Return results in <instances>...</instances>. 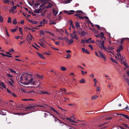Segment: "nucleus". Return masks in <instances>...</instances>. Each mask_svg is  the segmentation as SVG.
I'll list each match as a JSON object with an SVG mask.
<instances>
[{"mask_svg":"<svg viewBox=\"0 0 129 129\" xmlns=\"http://www.w3.org/2000/svg\"><path fill=\"white\" fill-rule=\"evenodd\" d=\"M33 79L31 75L25 73L20 77L18 81L21 85H25L31 83Z\"/></svg>","mask_w":129,"mask_h":129,"instance_id":"nucleus-1","label":"nucleus"},{"mask_svg":"<svg viewBox=\"0 0 129 129\" xmlns=\"http://www.w3.org/2000/svg\"><path fill=\"white\" fill-rule=\"evenodd\" d=\"M123 49V46L122 45H120L118 48L117 49V53L116 54L117 56H116V58L117 59H120V62L121 63L123 64L124 65L126 66V67H127V68L129 69V68L128 67V66L127 65V63L126 62V61L124 59V58H123L121 57V56L119 53L120 51L122 50Z\"/></svg>","mask_w":129,"mask_h":129,"instance_id":"nucleus-2","label":"nucleus"},{"mask_svg":"<svg viewBox=\"0 0 129 129\" xmlns=\"http://www.w3.org/2000/svg\"><path fill=\"white\" fill-rule=\"evenodd\" d=\"M101 38L103 39V41H100L99 43H98V46H99L100 48L101 49H104L107 51L110 52H111L109 51H107L106 49V48L104 46V41L105 40V38L104 37V34L103 32H101Z\"/></svg>","mask_w":129,"mask_h":129,"instance_id":"nucleus-3","label":"nucleus"},{"mask_svg":"<svg viewBox=\"0 0 129 129\" xmlns=\"http://www.w3.org/2000/svg\"><path fill=\"white\" fill-rule=\"evenodd\" d=\"M52 116L55 119V122H56L57 120H58L59 121V123L60 124L61 126H63V124L65 125V126L64 127V129H74V128H73V127L71 126L70 125H68L66 124L63 123V122L60 121L59 119L55 117L54 115H52Z\"/></svg>","mask_w":129,"mask_h":129,"instance_id":"nucleus-4","label":"nucleus"},{"mask_svg":"<svg viewBox=\"0 0 129 129\" xmlns=\"http://www.w3.org/2000/svg\"><path fill=\"white\" fill-rule=\"evenodd\" d=\"M70 37L72 39H75L76 40H78L79 37L77 36L78 33L75 31H74L73 33L70 34Z\"/></svg>","mask_w":129,"mask_h":129,"instance_id":"nucleus-5","label":"nucleus"},{"mask_svg":"<svg viewBox=\"0 0 129 129\" xmlns=\"http://www.w3.org/2000/svg\"><path fill=\"white\" fill-rule=\"evenodd\" d=\"M44 5L43 4H42L39 7V9H35L34 11V12L35 13H40L44 9Z\"/></svg>","mask_w":129,"mask_h":129,"instance_id":"nucleus-6","label":"nucleus"},{"mask_svg":"<svg viewBox=\"0 0 129 129\" xmlns=\"http://www.w3.org/2000/svg\"><path fill=\"white\" fill-rule=\"evenodd\" d=\"M98 52L100 54V57H102L104 61L106 60V57L105 55L104 54L103 52H102L101 51L99 50L98 51Z\"/></svg>","mask_w":129,"mask_h":129,"instance_id":"nucleus-7","label":"nucleus"},{"mask_svg":"<svg viewBox=\"0 0 129 129\" xmlns=\"http://www.w3.org/2000/svg\"><path fill=\"white\" fill-rule=\"evenodd\" d=\"M127 39L129 40V38H123L121 39H119L118 40V42L120 44H122L124 40Z\"/></svg>","mask_w":129,"mask_h":129,"instance_id":"nucleus-8","label":"nucleus"},{"mask_svg":"<svg viewBox=\"0 0 129 129\" xmlns=\"http://www.w3.org/2000/svg\"><path fill=\"white\" fill-rule=\"evenodd\" d=\"M53 6V5L52 4L48 3H47L45 6V8H49Z\"/></svg>","mask_w":129,"mask_h":129,"instance_id":"nucleus-9","label":"nucleus"},{"mask_svg":"<svg viewBox=\"0 0 129 129\" xmlns=\"http://www.w3.org/2000/svg\"><path fill=\"white\" fill-rule=\"evenodd\" d=\"M127 65L128 66V67L129 68V69L126 67V66L124 65L125 66V67H124V69L125 70H127L126 73L129 76V67L128 65L127 64Z\"/></svg>","mask_w":129,"mask_h":129,"instance_id":"nucleus-10","label":"nucleus"},{"mask_svg":"<svg viewBox=\"0 0 129 129\" xmlns=\"http://www.w3.org/2000/svg\"><path fill=\"white\" fill-rule=\"evenodd\" d=\"M32 83V84L35 85H37V86L38 87L39 86L40 84V82L39 81H38L37 82H31V83Z\"/></svg>","mask_w":129,"mask_h":129,"instance_id":"nucleus-11","label":"nucleus"},{"mask_svg":"<svg viewBox=\"0 0 129 129\" xmlns=\"http://www.w3.org/2000/svg\"><path fill=\"white\" fill-rule=\"evenodd\" d=\"M75 11L74 10H70L69 12L66 11V12L67 13L68 15L73 14L74 13Z\"/></svg>","mask_w":129,"mask_h":129,"instance_id":"nucleus-12","label":"nucleus"},{"mask_svg":"<svg viewBox=\"0 0 129 129\" xmlns=\"http://www.w3.org/2000/svg\"><path fill=\"white\" fill-rule=\"evenodd\" d=\"M37 54H38V55L41 58L43 59H45V57L43 56L42 54L40 53H39V52H38L37 53Z\"/></svg>","mask_w":129,"mask_h":129,"instance_id":"nucleus-13","label":"nucleus"},{"mask_svg":"<svg viewBox=\"0 0 129 129\" xmlns=\"http://www.w3.org/2000/svg\"><path fill=\"white\" fill-rule=\"evenodd\" d=\"M79 82L80 83H85V81L84 79L83 78H82L81 80H79Z\"/></svg>","mask_w":129,"mask_h":129,"instance_id":"nucleus-14","label":"nucleus"},{"mask_svg":"<svg viewBox=\"0 0 129 129\" xmlns=\"http://www.w3.org/2000/svg\"><path fill=\"white\" fill-rule=\"evenodd\" d=\"M40 93L41 94H50L49 93L47 92L46 91H40V92L39 93Z\"/></svg>","mask_w":129,"mask_h":129,"instance_id":"nucleus-15","label":"nucleus"},{"mask_svg":"<svg viewBox=\"0 0 129 129\" xmlns=\"http://www.w3.org/2000/svg\"><path fill=\"white\" fill-rule=\"evenodd\" d=\"M98 98V96L96 95H95L94 96H93L91 98V100H93L96 99Z\"/></svg>","mask_w":129,"mask_h":129,"instance_id":"nucleus-16","label":"nucleus"},{"mask_svg":"<svg viewBox=\"0 0 129 129\" xmlns=\"http://www.w3.org/2000/svg\"><path fill=\"white\" fill-rule=\"evenodd\" d=\"M120 115H122V116H122V117H125L126 119H128L129 117H128V116L125 115H124L123 114H120Z\"/></svg>","mask_w":129,"mask_h":129,"instance_id":"nucleus-17","label":"nucleus"},{"mask_svg":"<svg viewBox=\"0 0 129 129\" xmlns=\"http://www.w3.org/2000/svg\"><path fill=\"white\" fill-rule=\"evenodd\" d=\"M37 106H30L25 108V109H31L33 108L34 107H35Z\"/></svg>","mask_w":129,"mask_h":129,"instance_id":"nucleus-18","label":"nucleus"},{"mask_svg":"<svg viewBox=\"0 0 129 129\" xmlns=\"http://www.w3.org/2000/svg\"><path fill=\"white\" fill-rule=\"evenodd\" d=\"M60 68V70L63 71H64L67 69L66 68L64 67L61 66Z\"/></svg>","mask_w":129,"mask_h":129,"instance_id":"nucleus-19","label":"nucleus"},{"mask_svg":"<svg viewBox=\"0 0 129 129\" xmlns=\"http://www.w3.org/2000/svg\"><path fill=\"white\" fill-rule=\"evenodd\" d=\"M73 42L74 41L73 40V39H70L68 41V45H69L73 43Z\"/></svg>","mask_w":129,"mask_h":129,"instance_id":"nucleus-20","label":"nucleus"},{"mask_svg":"<svg viewBox=\"0 0 129 129\" xmlns=\"http://www.w3.org/2000/svg\"><path fill=\"white\" fill-rule=\"evenodd\" d=\"M60 90L61 91V92L62 93H63L64 92H65L66 91V89L65 88H60Z\"/></svg>","mask_w":129,"mask_h":129,"instance_id":"nucleus-21","label":"nucleus"},{"mask_svg":"<svg viewBox=\"0 0 129 129\" xmlns=\"http://www.w3.org/2000/svg\"><path fill=\"white\" fill-rule=\"evenodd\" d=\"M0 85L5 88H6L5 84L3 82L0 83Z\"/></svg>","mask_w":129,"mask_h":129,"instance_id":"nucleus-22","label":"nucleus"},{"mask_svg":"<svg viewBox=\"0 0 129 129\" xmlns=\"http://www.w3.org/2000/svg\"><path fill=\"white\" fill-rule=\"evenodd\" d=\"M3 2L5 3L9 4L10 2L8 0H4Z\"/></svg>","mask_w":129,"mask_h":129,"instance_id":"nucleus-23","label":"nucleus"},{"mask_svg":"<svg viewBox=\"0 0 129 129\" xmlns=\"http://www.w3.org/2000/svg\"><path fill=\"white\" fill-rule=\"evenodd\" d=\"M4 21V19L3 17L1 15H0V22L2 23H3Z\"/></svg>","mask_w":129,"mask_h":129,"instance_id":"nucleus-24","label":"nucleus"},{"mask_svg":"<svg viewBox=\"0 0 129 129\" xmlns=\"http://www.w3.org/2000/svg\"><path fill=\"white\" fill-rule=\"evenodd\" d=\"M68 99L67 98H66L65 97H64L62 99V101L64 102L67 101V100H68Z\"/></svg>","mask_w":129,"mask_h":129,"instance_id":"nucleus-25","label":"nucleus"},{"mask_svg":"<svg viewBox=\"0 0 129 129\" xmlns=\"http://www.w3.org/2000/svg\"><path fill=\"white\" fill-rule=\"evenodd\" d=\"M53 13L54 15L56 16L58 12L57 11H56L55 10H53Z\"/></svg>","mask_w":129,"mask_h":129,"instance_id":"nucleus-26","label":"nucleus"},{"mask_svg":"<svg viewBox=\"0 0 129 129\" xmlns=\"http://www.w3.org/2000/svg\"><path fill=\"white\" fill-rule=\"evenodd\" d=\"M7 22L8 23H11V18L9 17L8 18V20L7 21Z\"/></svg>","mask_w":129,"mask_h":129,"instance_id":"nucleus-27","label":"nucleus"},{"mask_svg":"<svg viewBox=\"0 0 129 129\" xmlns=\"http://www.w3.org/2000/svg\"><path fill=\"white\" fill-rule=\"evenodd\" d=\"M42 40H40V42L41 43H40V45H41L43 47H45L44 46V44L42 42Z\"/></svg>","mask_w":129,"mask_h":129,"instance_id":"nucleus-28","label":"nucleus"},{"mask_svg":"<svg viewBox=\"0 0 129 129\" xmlns=\"http://www.w3.org/2000/svg\"><path fill=\"white\" fill-rule=\"evenodd\" d=\"M107 49L109 50H111L114 49L113 47L112 46H108V47L107 48Z\"/></svg>","mask_w":129,"mask_h":129,"instance_id":"nucleus-29","label":"nucleus"},{"mask_svg":"<svg viewBox=\"0 0 129 129\" xmlns=\"http://www.w3.org/2000/svg\"><path fill=\"white\" fill-rule=\"evenodd\" d=\"M75 23L76 27L78 28L79 27H80L79 24L78 22H76Z\"/></svg>","mask_w":129,"mask_h":129,"instance_id":"nucleus-30","label":"nucleus"},{"mask_svg":"<svg viewBox=\"0 0 129 129\" xmlns=\"http://www.w3.org/2000/svg\"><path fill=\"white\" fill-rule=\"evenodd\" d=\"M13 23L16 24L17 23V22L16 21V18H15L13 21Z\"/></svg>","mask_w":129,"mask_h":129,"instance_id":"nucleus-31","label":"nucleus"},{"mask_svg":"<svg viewBox=\"0 0 129 129\" xmlns=\"http://www.w3.org/2000/svg\"><path fill=\"white\" fill-rule=\"evenodd\" d=\"M71 56V55L70 54L68 53L67 56L66 57V58H70Z\"/></svg>","mask_w":129,"mask_h":129,"instance_id":"nucleus-32","label":"nucleus"},{"mask_svg":"<svg viewBox=\"0 0 129 129\" xmlns=\"http://www.w3.org/2000/svg\"><path fill=\"white\" fill-rule=\"evenodd\" d=\"M81 72L82 74L83 75H84L85 74H86L87 73L85 71V72H84V71L82 70H81Z\"/></svg>","mask_w":129,"mask_h":129,"instance_id":"nucleus-33","label":"nucleus"},{"mask_svg":"<svg viewBox=\"0 0 129 129\" xmlns=\"http://www.w3.org/2000/svg\"><path fill=\"white\" fill-rule=\"evenodd\" d=\"M66 119L67 120H69L71 122V121L72 119L71 118H68V117H67L66 118H64L63 119L64 120H65V119Z\"/></svg>","mask_w":129,"mask_h":129,"instance_id":"nucleus-34","label":"nucleus"},{"mask_svg":"<svg viewBox=\"0 0 129 129\" xmlns=\"http://www.w3.org/2000/svg\"><path fill=\"white\" fill-rule=\"evenodd\" d=\"M45 21V20L44 19H43V21H41L40 22V24L41 25L44 24V22Z\"/></svg>","mask_w":129,"mask_h":129,"instance_id":"nucleus-35","label":"nucleus"},{"mask_svg":"<svg viewBox=\"0 0 129 129\" xmlns=\"http://www.w3.org/2000/svg\"><path fill=\"white\" fill-rule=\"evenodd\" d=\"M5 29H6V34L7 35V36L9 37H10V35L8 33V31H7V28H6V27H5Z\"/></svg>","mask_w":129,"mask_h":129,"instance_id":"nucleus-36","label":"nucleus"},{"mask_svg":"<svg viewBox=\"0 0 129 129\" xmlns=\"http://www.w3.org/2000/svg\"><path fill=\"white\" fill-rule=\"evenodd\" d=\"M17 29H11V31H12V33H14L15 31H16Z\"/></svg>","mask_w":129,"mask_h":129,"instance_id":"nucleus-37","label":"nucleus"},{"mask_svg":"<svg viewBox=\"0 0 129 129\" xmlns=\"http://www.w3.org/2000/svg\"><path fill=\"white\" fill-rule=\"evenodd\" d=\"M125 109L127 111L129 112V108L128 106H126L124 109Z\"/></svg>","mask_w":129,"mask_h":129,"instance_id":"nucleus-38","label":"nucleus"},{"mask_svg":"<svg viewBox=\"0 0 129 129\" xmlns=\"http://www.w3.org/2000/svg\"><path fill=\"white\" fill-rule=\"evenodd\" d=\"M7 91L10 94H11L12 92H11V91L8 88H7Z\"/></svg>","mask_w":129,"mask_h":129,"instance_id":"nucleus-39","label":"nucleus"},{"mask_svg":"<svg viewBox=\"0 0 129 129\" xmlns=\"http://www.w3.org/2000/svg\"><path fill=\"white\" fill-rule=\"evenodd\" d=\"M125 80L127 83L128 85L129 86V80L127 79H126Z\"/></svg>","mask_w":129,"mask_h":129,"instance_id":"nucleus-40","label":"nucleus"},{"mask_svg":"<svg viewBox=\"0 0 129 129\" xmlns=\"http://www.w3.org/2000/svg\"><path fill=\"white\" fill-rule=\"evenodd\" d=\"M125 80L127 83L128 85L129 86V80L127 79H126Z\"/></svg>","mask_w":129,"mask_h":129,"instance_id":"nucleus-41","label":"nucleus"},{"mask_svg":"<svg viewBox=\"0 0 129 129\" xmlns=\"http://www.w3.org/2000/svg\"><path fill=\"white\" fill-rule=\"evenodd\" d=\"M96 91H99L100 90V87L98 86L96 88Z\"/></svg>","mask_w":129,"mask_h":129,"instance_id":"nucleus-42","label":"nucleus"},{"mask_svg":"<svg viewBox=\"0 0 129 129\" xmlns=\"http://www.w3.org/2000/svg\"><path fill=\"white\" fill-rule=\"evenodd\" d=\"M9 51L10 52H14V50L13 48H12L10 49H9Z\"/></svg>","mask_w":129,"mask_h":129,"instance_id":"nucleus-43","label":"nucleus"},{"mask_svg":"<svg viewBox=\"0 0 129 129\" xmlns=\"http://www.w3.org/2000/svg\"><path fill=\"white\" fill-rule=\"evenodd\" d=\"M7 76H8L9 77H13V76L11 75L10 74H9L8 73H7Z\"/></svg>","mask_w":129,"mask_h":129,"instance_id":"nucleus-44","label":"nucleus"},{"mask_svg":"<svg viewBox=\"0 0 129 129\" xmlns=\"http://www.w3.org/2000/svg\"><path fill=\"white\" fill-rule=\"evenodd\" d=\"M70 25L72 26V27L73 29H74L75 28V27L73 25L72 22H71L70 23Z\"/></svg>","mask_w":129,"mask_h":129,"instance_id":"nucleus-45","label":"nucleus"},{"mask_svg":"<svg viewBox=\"0 0 129 129\" xmlns=\"http://www.w3.org/2000/svg\"><path fill=\"white\" fill-rule=\"evenodd\" d=\"M64 39L67 42H68V39L67 37H65L64 38H63V39Z\"/></svg>","mask_w":129,"mask_h":129,"instance_id":"nucleus-46","label":"nucleus"},{"mask_svg":"<svg viewBox=\"0 0 129 129\" xmlns=\"http://www.w3.org/2000/svg\"><path fill=\"white\" fill-rule=\"evenodd\" d=\"M9 70L11 72L14 73H16V72L15 71H14V70L11 69H10Z\"/></svg>","mask_w":129,"mask_h":129,"instance_id":"nucleus-47","label":"nucleus"},{"mask_svg":"<svg viewBox=\"0 0 129 129\" xmlns=\"http://www.w3.org/2000/svg\"><path fill=\"white\" fill-rule=\"evenodd\" d=\"M77 18H79V19H83L84 18V17H81L79 15V16H77Z\"/></svg>","mask_w":129,"mask_h":129,"instance_id":"nucleus-48","label":"nucleus"},{"mask_svg":"<svg viewBox=\"0 0 129 129\" xmlns=\"http://www.w3.org/2000/svg\"><path fill=\"white\" fill-rule=\"evenodd\" d=\"M81 42L83 44H84L86 42V41L85 40L82 39L81 41Z\"/></svg>","mask_w":129,"mask_h":129,"instance_id":"nucleus-49","label":"nucleus"},{"mask_svg":"<svg viewBox=\"0 0 129 129\" xmlns=\"http://www.w3.org/2000/svg\"><path fill=\"white\" fill-rule=\"evenodd\" d=\"M82 50L83 52H85L87 51V50H86L84 48H82Z\"/></svg>","mask_w":129,"mask_h":129,"instance_id":"nucleus-50","label":"nucleus"},{"mask_svg":"<svg viewBox=\"0 0 129 129\" xmlns=\"http://www.w3.org/2000/svg\"><path fill=\"white\" fill-rule=\"evenodd\" d=\"M40 34L42 35H43L44 34V32L43 30H41L40 31Z\"/></svg>","mask_w":129,"mask_h":129,"instance_id":"nucleus-51","label":"nucleus"},{"mask_svg":"<svg viewBox=\"0 0 129 129\" xmlns=\"http://www.w3.org/2000/svg\"><path fill=\"white\" fill-rule=\"evenodd\" d=\"M93 81L94 82V83H97L98 81L95 78H94L93 79Z\"/></svg>","mask_w":129,"mask_h":129,"instance_id":"nucleus-52","label":"nucleus"},{"mask_svg":"<svg viewBox=\"0 0 129 129\" xmlns=\"http://www.w3.org/2000/svg\"><path fill=\"white\" fill-rule=\"evenodd\" d=\"M95 54L96 55L99 57H100V56L99 55L98 53L97 52H95Z\"/></svg>","mask_w":129,"mask_h":129,"instance_id":"nucleus-53","label":"nucleus"},{"mask_svg":"<svg viewBox=\"0 0 129 129\" xmlns=\"http://www.w3.org/2000/svg\"><path fill=\"white\" fill-rule=\"evenodd\" d=\"M76 13H82V11L81 10H78L76 11Z\"/></svg>","mask_w":129,"mask_h":129,"instance_id":"nucleus-54","label":"nucleus"},{"mask_svg":"<svg viewBox=\"0 0 129 129\" xmlns=\"http://www.w3.org/2000/svg\"><path fill=\"white\" fill-rule=\"evenodd\" d=\"M8 83L11 86H13V84L11 82H10V81H9L8 82Z\"/></svg>","mask_w":129,"mask_h":129,"instance_id":"nucleus-55","label":"nucleus"},{"mask_svg":"<svg viewBox=\"0 0 129 129\" xmlns=\"http://www.w3.org/2000/svg\"><path fill=\"white\" fill-rule=\"evenodd\" d=\"M11 94L15 97L16 96V95L13 92H12Z\"/></svg>","mask_w":129,"mask_h":129,"instance_id":"nucleus-56","label":"nucleus"},{"mask_svg":"<svg viewBox=\"0 0 129 129\" xmlns=\"http://www.w3.org/2000/svg\"><path fill=\"white\" fill-rule=\"evenodd\" d=\"M111 84L109 83L107 85V86L108 87L110 88L111 87Z\"/></svg>","mask_w":129,"mask_h":129,"instance_id":"nucleus-57","label":"nucleus"},{"mask_svg":"<svg viewBox=\"0 0 129 129\" xmlns=\"http://www.w3.org/2000/svg\"><path fill=\"white\" fill-rule=\"evenodd\" d=\"M39 3L36 4L34 6L35 7H38V6H39Z\"/></svg>","mask_w":129,"mask_h":129,"instance_id":"nucleus-58","label":"nucleus"},{"mask_svg":"<svg viewBox=\"0 0 129 129\" xmlns=\"http://www.w3.org/2000/svg\"><path fill=\"white\" fill-rule=\"evenodd\" d=\"M44 54L46 55H50L51 54L49 53H47L46 52H45L44 53Z\"/></svg>","mask_w":129,"mask_h":129,"instance_id":"nucleus-59","label":"nucleus"},{"mask_svg":"<svg viewBox=\"0 0 129 129\" xmlns=\"http://www.w3.org/2000/svg\"><path fill=\"white\" fill-rule=\"evenodd\" d=\"M58 39L60 40H63V38L62 37H59L58 38Z\"/></svg>","mask_w":129,"mask_h":129,"instance_id":"nucleus-60","label":"nucleus"},{"mask_svg":"<svg viewBox=\"0 0 129 129\" xmlns=\"http://www.w3.org/2000/svg\"><path fill=\"white\" fill-rule=\"evenodd\" d=\"M56 92H57V93H56V94L58 95H60V92H59V91H57L56 90Z\"/></svg>","mask_w":129,"mask_h":129,"instance_id":"nucleus-61","label":"nucleus"},{"mask_svg":"<svg viewBox=\"0 0 129 129\" xmlns=\"http://www.w3.org/2000/svg\"><path fill=\"white\" fill-rule=\"evenodd\" d=\"M88 46L91 48V50H93V48L92 46L91 45H89Z\"/></svg>","mask_w":129,"mask_h":129,"instance_id":"nucleus-62","label":"nucleus"},{"mask_svg":"<svg viewBox=\"0 0 129 129\" xmlns=\"http://www.w3.org/2000/svg\"><path fill=\"white\" fill-rule=\"evenodd\" d=\"M72 0H67L66 3H70Z\"/></svg>","mask_w":129,"mask_h":129,"instance_id":"nucleus-63","label":"nucleus"},{"mask_svg":"<svg viewBox=\"0 0 129 129\" xmlns=\"http://www.w3.org/2000/svg\"><path fill=\"white\" fill-rule=\"evenodd\" d=\"M101 35V34H98L96 35H95V36L97 38L99 37L100 36V35Z\"/></svg>","mask_w":129,"mask_h":129,"instance_id":"nucleus-64","label":"nucleus"}]
</instances>
